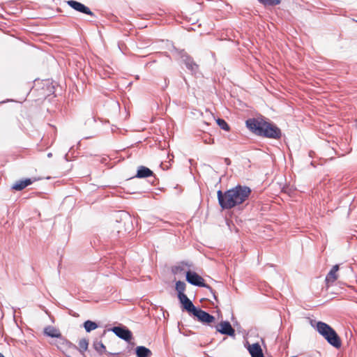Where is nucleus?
<instances>
[{
	"label": "nucleus",
	"instance_id": "obj_3",
	"mask_svg": "<svg viewBox=\"0 0 357 357\" xmlns=\"http://www.w3.org/2000/svg\"><path fill=\"white\" fill-rule=\"evenodd\" d=\"M312 326L327 341V342L336 349L342 346V341L337 332L328 324L318 321L315 325L311 321Z\"/></svg>",
	"mask_w": 357,
	"mask_h": 357
},
{
	"label": "nucleus",
	"instance_id": "obj_17",
	"mask_svg": "<svg viewBox=\"0 0 357 357\" xmlns=\"http://www.w3.org/2000/svg\"><path fill=\"white\" fill-rule=\"evenodd\" d=\"M135 354L137 357H151V351L144 346H137L135 348Z\"/></svg>",
	"mask_w": 357,
	"mask_h": 357
},
{
	"label": "nucleus",
	"instance_id": "obj_28",
	"mask_svg": "<svg viewBox=\"0 0 357 357\" xmlns=\"http://www.w3.org/2000/svg\"><path fill=\"white\" fill-rule=\"evenodd\" d=\"M52 156V153H49L47 154V157H48V158H51Z\"/></svg>",
	"mask_w": 357,
	"mask_h": 357
},
{
	"label": "nucleus",
	"instance_id": "obj_16",
	"mask_svg": "<svg viewBox=\"0 0 357 357\" xmlns=\"http://www.w3.org/2000/svg\"><path fill=\"white\" fill-rule=\"evenodd\" d=\"M44 335L50 337L58 338L61 336V333L59 329L52 326H47L44 328Z\"/></svg>",
	"mask_w": 357,
	"mask_h": 357
},
{
	"label": "nucleus",
	"instance_id": "obj_14",
	"mask_svg": "<svg viewBox=\"0 0 357 357\" xmlns=\"http://www.w3.org/2000/svg\"><path fill=\"white\" fill-rule=\"evenodd\" d=\"M340 268L338 264L334 265L328 273L326 275L325 281L328 285L333 284L338 278L337 272Z\"/></svg>",
	"mask_w": 357,
	"mask_h": 357
},
{
	"label": "nucleus",
	"instance_id": "obj_2",
	"mask_svg": "<svg viewBox=\"0 0 357 357\" xmlns=\"http://www.w3.org/2000/svg\"><path fill=\"white\" fill-rule=\"evenodd\" d=\"M245 126L251 132L259 137L274 139H279L282 137L281 130L264 117L248 119Z\"/></svg>",
	"mask_w": 357,
	"mask_h": 357
},
{
	"label": "nucleus",
	"instance_id": "obj_6",
	"mask_svg": "<svg viewBox=\"0 0 357 357\" xmlns=\"http://www.w3.org/2000/svg\"><path fill=\"white\" fill-rule=\"evenodd\" d=\"M109 331L113 332L118 337L126 342H130L132 338L131 331L122 324L113 326Z\"/></svg>",
	"mask_w": 357,
	"mask_h": 357
},
{
	"label": "nucleus",
	"instance_id": "obj_30",
	"mask_svg": "<svg viewBox=\"0 0 357 357\" xmlns=\"http://www.w3.org/2000/svg\"><path fill=\"white\" fill-rule=\"evenodd\" d=\"M105 333H106V331H104L102 335H105Z\"/></svg>",
	"mask_w": 357,
	"mask_h": 357
},
{
	"label": "nucleus",
	"instance_id": "obj_22",
	"mask_svg": "<svg viewBox=\"0 0 357 357\" xmlns=\"http://www.w3.org/2000/svg\"><path fill=\"white\" fill-rule=\"evenodd\" d=\"M264 6H274L280 3L281 0H257Z\"/></svg>",
	"mask_w": 357,
	"mask_h": 357
},
{
	"label": "nucleus",
	"instance_id": "obj_11",
	"mask_svg": "<svg viewBox=\"0 0 357 357\" xmlns=\"http://www.w3.org/2000/svg\"><path fill=\"white\" fill-rule=\"evenodd\" d=\"M183 310L187 311L189 314H192L195 312L198 307H195L192 302L188 298L186 295L178 298Z\"/></svg>",
	"mask_w": 357,
	"mask_h": 357
},
{
	"label": "nucleus",
	"instance_id": "obj_5",
	"mask_svg": "<svg viewBox=\"0 0 357 357\" xmlns=\"http://www.w3.org/2000/svg\"><path fill=\"white\" fill-rule=\"evenodd\" d=\"M185 279L188 283H190L194 286L204 287V288L208 289L210 291V292L212 294L213 298L218 302V298L215 295V291L213 289V288L210 285H208L204 282V280L198 273H197L195 271L188 270L185 273Z\"/></svg>",
	"mask_w": 357,
	"mask_h": 357
},
{
	"label": "nucleus",
	"instance_id": "obj_1",
	"mask_svg": "<svg viewBox=\"0 0 357 357\" xmlns=\"http://www.w3.org/2000/svg\"><path fill=\"white\" fill-rule=\"evenodd\" d=\"M252 190L250 187L241 184L222 192L218 190L217 197L218 204L222 210H229L245 202L250 195Z\"/></svg>",
	"mask_w": 357,
	"mask_h": 357
},
{
	"label": "nucleus",
	"instance_id": "obj_9",
	"mask_svg": "<svg viewBox=\"0 0 357 357\" xmlns=\"http://www.w3.org/2000/svg\"><path fill=\"white\" fill-rule=\"evenodd\" d=\"M217 332L232 337L236 336L235 330L228 321H222L215 326Z\"/></svg>",
	"mask_w": 357,
	"mask_h": 357
},
{
	"label": "nucleus",
	"instance_id": "obj_29",
	"mask_svg": "<svg viewBox=\"0 0 357 357\" xmlns=\"http://www.w3.org/2000/svg\"><path fill=\"white\" fill-rule=\"evenodd\" d=\"M0 357H5L3 354L0 352Z\"/></svg>",
	"mask_w": 357,
	"mask_h": 357
},
{
	"label": "nucleus",
	"instance_id": "obj_8",
	"mask_svg": "<svg viewBox=\"0 0 357 357\" xmlns=\"http://www.w3.org/2000/svg\"><path fill=\"white\" fill-rule=\"evenodd\" d=\"M193 316L195 317L199 322L208 326H211V324L215 321V318L213 315L199 307L197 309Z\"/></svg>",
	"mask_w": 357,
	"mask_h": 357
},
{
	"label": "nucleus",
	"instance_id": "obj_24",
	"mask_svg": "<svg viewBox=\"0 0 357 357\" xmlns=\"http://www.w3.org/2000/svg\"><path fill=\"white\" fill-rule=\"evenodd\" d=\"M184 265L188 266L187 263L181 262L178 266H176L172 268V273L174 274H179L184 271Z\"/></svg>",
	"mask_w": 357,
	"mask_h": 357
},
{
	"label": "nucleus",
	"instance_id": "obj_4",
	"mask_svg": "<svg viewBox=\"0 0 357 357\" xmlns=\"http://www.w3.org/2000/svg\"><path fill=\"white\" fill-rule=\"evenodd\" d=\"M170 52L176 56L177 59H181L182 62L185 64L186 68L190 71L192 75H196L199 70V66L197 64L192 57H191L185 50L178 49L174 46L170 50Z\"/></svg>",
	"mask_w": 357,
	"mask_h": 357
},
{
	"label": "nucleus",
	"instance_id": "obj_27",
	"mask_svg": "<svg viewBox=\"0 0 357 357\" xmlns=\"http://www.w3.org/2000/svg\"><path fill=\"white\" fill-rule=\"evenodd\" d=\"M225 163H226L227 165H229L231 164V160H230V159H229V158H225Z\"/></svg>",
	"mask_w": 357,
	"mask_h": 357
},
{
	"label": "nucleus",
	"instance_id": "obj_19",
	"mask_svg": "<svg viewBox=\"0 0 357 357\" xmlns=\"http://www.w3.org/2000/svg\"><path fill=\"white\" fill-rule=\"evenodd\" d=\"M186 284L183 281L178 280L176 282L175 289L177 292V297H181L182 296L185 295V291Z\"/></svg>",
	"mask_w": 357,
	"mask_h": 357
},
{
	"label": "nucleus",
	"instance_id": "obj_26",
	"mask_svg": "<svg viewBox=\"0 0 357 357\" xmlns=\"http://www.w3.org/2000/svg\"><path fill=\"white\" fill-rule=\"evenodd\" d=\"M108 356L114 357V356H120L121 353H112L106 351V353H105Z\"/></svg>",
	"mask_w": 357,
	"mask_h": 357
},
{
	"label": "nucleus",
	"instance_id": "obj_12",
	"mask_svg": "<svg viewBox=\"0 0 357 357\" xmlns=\"http://www.w3.org/2000/svg\"><path fill=\"white\" fill-rule=\"evenodd\" d=\"M56 347L59 350L68 349H77V347L67 340L65 337L61 335L59 337Z\"/></svg>",
	"mask_w": 357,
	"mask_h": 357
},
{
	"label": "nucleus",
	"instance_id": "obj_21",
	"mask_svg": "<svg viewBox=\"0 0 357 357\" xmlns=\"http://www.w3.org/2000/svg\"><path fill=\"white\" fill-rule=\"evenodd\" d=\"M89 347V340L86 338H82L79 340L78 342V347L77 350L79 351L81 354H84L86 351H87Z\"/></svg>",
	"mask_w": 357,
	"mask_h": 357
},
{
	"label": "nucleus",
	"instance_id": "obj_10",
	"mask_svg": "<svg viewBox=\"0 0 357 357\" xmlns=\"http://www.w3.org/2000/svg\"><path fill=\"white\" fill-rule=\"evenodd\" d=\"M134 178H150L149 181L152 185H155V181H156V178L155 176V174L153 172L148 168L147 167L141 165L138 167L136 175L134 176Z\"/></svg>",
	"mask_w": 357,
	"mask_h": 357
},
{
	"label": "nucleus",
	"instance_id": "obj_18",
	"mask_svg": "<svg viewBox=\"0 0 357 357\" xmlns=\"http://www.w3.org/2000/svg\"><path fill=\"white\" fill-rule=\"evenodd\" d=\"M93 347L100 355L106 353V347L105 344L98 339L94 340L93 342Z\"/></svg>",
	"mask_w": 357,
	"mask_h": 357
},
{
	"label": "nucleus",
	"instance_id": "obj_15",
	"mask_svg": "<svg viewBox=\"0 0 357 357\" xmlns=\"http://www.w3.org/2000/svg\"><path fill=\"white\" fill-rule=\"evenodd\" d=\"M33 181L31 178H25L24 180L17 181L12 186V189L17 191H20L24 189L28 185H31Z\"/></svg>",
	"mask_w": 357,
	"mask_h": 357
},
{
	"label": "nucleus",
	"instance_id": "obj_7",
	"mask_svg": "<svg viewBox=\"0 0 357 357\" xmlns=\"http://www.w3.org/2000/svg\"><path fill=\"white\" fill-rule=\"evenodd\" d=\"M66 3L71 8L75 10L77 12L80 13L89 15L92 17H96V15L91 10V9L84 5V3L75 1V0H68L66 1Z\"/></svg>",
	"mask_w": 357,
	"mask_h": 357
},
{
	"label": "nucleus",
	"instance_id": "obj_13",
	"mask_svg": "<svg viewBox=\"0 0 357 357\" xmlns=\"http://www.w3.org/2000/svg\"><path fill=\"white\" fill-rule=\"evenodd\" d=\"M247 349L252 357H264L261 347L259 343L248 344Z\"/></svg>",
	"mask_w": 357,
	"mask_h": 357
},
{
	"label": "nucleus",
	"instance_id": "obj_23",
	"mask_svg": "<svg viewBox=\"0 0 357 357\" xmlns=\"http://www.w3.org/2000/svg\"><path fill=\"white\" fill-rule=\"evenodd\" d=\"M216 123L221 129L225 131L229 130L230 128L229 124L223 119L218 118L216 120Z\"/></svg>",
	"mask_w": 357,
	"mask_h": 357
},
{
	"label": "nucleus",
	"instance_id": "obj_25",
	"mask_svg": "<svg viewBox=\"0 0 357 357\" xmlns=\"http://www.w3.org/2000/svg\"><path fill=\"white\" fill-rule=\"evenodd\" d=\"M203 142L206 144H214V139L211 137H208L207 138H204Z\"/></svg>",
	"mask_w": 357,
	"mask_h": 357
},
{
	"label": "nucleus",
	"instance_id": "obj_20",
	"mask_svg": "<svg viewBox=\"0 0 357 357\" xmlns=\"http://www.w3.org/2000/svg\"><path fill=\"white\" fill-rule=\"evenodd\" d=\"M83 326L87 333H90L98 328V324L91 320L85 321L83 324Z\"/></svg>",
	"mask_w": 357,
	"mask_h": 357
}]
</instances>
